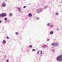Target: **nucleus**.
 I'll list each match as a JSON object with an SVG mask.
<instances>
[{
  "label": "nucleus",
  "instance_id": "obj_12",
  "mask_svg": "<svg viewBox=\"0 0 62 62\" xmlns=\"http://www.w3.org/2000/svg\"><path fill=\"white\" fill-rule=\"evenodd\" d=\"M40 52V54H42V51H41Z\"/></svg>",
  "mask_w": 62,
  "mask_h": 62
},
{
  "label": "nucleus",
  "instance_id": "obj_9",
  "mask_svg": "<svg viewBox=\"0 0 62 62\" xmlns=\"http://www.w3.org/2000/svg\"><path fill=\"white\" fill-rule=\"evenodd\" d=\"M50 35H52V34H53V33H54V32H53V31H51L50 32Z\"/></svg>",
  "mask_w": 62,
  "mask_h": 62
},
{
  "label": "nucleus",
  "instance_id": "obj_33",
  "mask_svg": "<svg viewBox=\"0 0 62 62\" xmlns=\"http://www.w3.org/2000/svg\"><path fill=\"white\" fill-rule=\"evenodd\" d=\"M40 56L41 57V56H42V55H40Z\"/></svg>",
  "mask_w": 62,
  "mask_h": 62
},
{
  "label": "nucleus",
  "instance_id": "obj_25",
  "mask_svg": "<svg viewBox=\"0 0 62 62\" xmlns=\"http://www.w3.org/2000/svg\"><path fill=\"white\" fill-rule=\"evenodd\" d=\"M56 15H58V13H56Z\"/></svg>",
  "mask_w": 62,
  "mask_h": 62
},
{
  "label": "nucleus",
  "instance_id": "obj_4",
  "mask_svg": "<svg viewBox=\"0 0 62 62\" xmlns=\"http://www.w3.org/2000/svg\"><path fill=\"white\" fill-rule=\"evenodd\" d=\"M6 6H7V5L4 2L2 4V7L3 8H4L5 7H6Z\"/></svg>",
  "mask_w": 62,
  "mask_h": 62
},
{
  "label": "nucleus",
  "instance_id": "obj_16",
  "mask_svg": "<svg viewBox=\"0 0 62 62\" xmlns=\"http://www.w3.org/2000/svg\"><path fill=\"white\" fill-rule=\"evenodd\" d=\"M7 20H8V19H7V18H5L4 19V20L5 21H7Z\"/></svg>",
  "mask_w": 62,
  "mask_h": 62
},
{
  "label": "nucleus",
  "instance_id": "obj_29",
  "mask_svg": "<svg viewBox=\"0 0 62 62\" xmlns=\"http://www.w3.org/2000/svg\"><path fill=\"white\" fill-rule=\"evenodd\" d=\"M20 13H23V12L22 11H21L20 12Z\"/></svg>",
  "mask_w": 62,
  "mask_h": 62
},
{
  "label": "nucleus",
  "instance_id": "obj_31",
  "mask_svg": "<svg viewBox=\"0 0 62 62\" xmlns=\"http://www.w3.org/2000/svg\"><path fill=\"white\" fill-rule=\"evenodd\" d=\"M42 47H43V48H45L44 46H42Z\"/></svg>",
  "mask_w": 62,
  "mask_h": 62
},
{
  "label": "nucleus",
  "instance_id": "obj_23",
  "mask_svg": "<svg viewBox=\"0 0 62 62\" xmlns=\"http://www.w3.org/2000/svg\"><path fill=\"white\" fill-rule=\"evenodd\" d=\"M47 40L48 41H49L50 40V39H47Z\"/></svg>",
  "mask_w": 62,
  "mask_h": 62
},
{
  "label": "nucleus",
  "instance_id": "obj_19",
  "mask_svg": "<svg viewBox=\"0 0 62 62\" xmlns=\"http://www.w3.org/2000/svg\"><path fill=\"white\" fill-rule=\"evenodd\" d=\"M47 7H48L47 6L45 7L44 8H45V9H46V8H47Z\"/></svg>",
  "mask_w": 62,
  "mask_h": 62
},
{
  "label": "nucleus",
  "instance_id": "obj_32",
  "mask_svg": "<svg viewBox=\"0 0 62 62\" xmlns=\"http://www.w3.org/2000/svg\"><path fill=\"white\" fill-rule=\"evenodd\" d=\"M0 23H2V21H1V20H0Z\"/></svg>",
  "mask_w": 62,
  "mask_h": 62
},
{
  "label": "nucleus",
  "instance_id": "obj_27",
  "mask_svg": "<svg viewBox=\"0 0 62 62\" xmlns=\"http://www.w3.org/2000/svg\"><path fill=\"white\" fill-rule=\"evenodd\" d=\"M7 38L8 39H9V37H7Z\"/></svg>",
  "mask_w": 62,
  "mask_h": 62
},
{
  "label": "nucleus",
  "instance_id": "obj_2",
  "mask_svg": "<svg viewBox=\"0 0 62 62\" xmlns=\"http://www.w3.org/2000/svg\"><path fill=\"white\" fill-rule=\"evenodd\" d=\"M56 59L58 61H61L62 60V55H60Z\"/></svg>",
  "mask_w": 62,
  "mask_h": 62
},
{
  "label": "nucleus",
  "instance_id": "obj_30",
  "mask_svg": "<svg viewBox=\"0 0 62 62\" xmlns=\"http://www.w3.org/2000/svg\"><path fill=\"white\" fill-rule=\"evenodd\" d=\"M6 57H7V56H4V58H6Z\"/></svg>",
  "mask_w": 62,
  "mask_h": 62
},
{
  "label": "nucleus",
  "instance_id": "obj_5",
  "mask_svg": "<svg viewBox=\"0 0 62 62\" xmlns=\"http://www.w3.org/2000/svg\"><path fill=\"white\" fill-rule=\"evenodd\" d=\"M59 44L57 42H56L54 43V46L56 47H57L59 46Z\"/></svg>",
  "mask_w": 62,
  "mask_h": 62
},
{
  "label": "nucleus",
  "instance_id": "obj_10",
  "mask_svg": "<svg viewBox=\"0 0 62 62\" xmlns=\"http://www.w3.org/2000/svg\"><path fill=\"white\" fill-rule=\"evenodd\" d=\"M9 15L10 16H11L12 15V13H10L9 14Z\"/></svg>",
  "mask_w": 62,
  "mask_h": 62
},
{
  "label": "nucleus",
  "instance_id": "obj_3",
  "mask_svg": "<svg viewBox=\"0 0 62 62\" xmlns=\"http://www.w3.org/2000/svg\"><path fill=\"white\" fill-rule=\"evenodd\" d=\"M7 16V14L5 13H3L0 14V17L3 18L4 17H6Z\"/></svg>",
  "mask_w": 62,
  "mask_h": 62
},
{
  "label": "nucleus",
  "instance_id": "obj_34",
  "mask_svg": "<svg viewBox=\"0 0 62 62\" xmlns=\"http://www.w3.org/2000/svg\"><path fill=\"white\" fill-rule=\"evenodd\" d=\"M57 30H58V29H57Z\"/></svg>",
  "mask_w": 62,
  "mask_h": 62
},
{
  "label": "nucleus",
  "instance_id": "obj_18",
  "mask_svg": "<svg viewBox=\"0 0 62 62\" xmlns=\"http://www.w3.org/2000/svg\"><path fill=\"white\" fill-rule=\"evenodd\" d=\"M32 51L33 52H35V49H33L32 50Z\"/></svg>",
  "mask_w": 62,
  "mask_h": 62
},
{
  "label": "nucleus",
  "instance_id": "obj_11",
  "mask_svg": "<svg viewBox=\"0 0 62 62\" xmlns=\"http://www.w3.org/2000/svg\"><path fill=\"white\" fill-rule=\"evenodd\" d=\"M51 45H52V46H54V43H52Z\"/></svg>",
  "mask_w": 62,
  "mask_h": 62
},
{
  "label": "nucleus",
  "instance_id": "obj_20",
  "mask_svg": "<svg viewBox=\"0 0 62 62\" xmlns=\"http://www.w3.org/2000/svg\"><path fill=\"white\" fill-rule=\"evenodd\" d=\"M16 35H18V32H16Z\"/></svg>",
  "mask_w": 62,
  "mask_h": 62
},
{
  "label": "nucleus",
  "instance_id": "obj_1",
  "mask_svg": "<svg viewBox=\"0 0 62 62\" xmlns=\"http://www.w3.org/2000/svg\"><path fill=\"white\" fill-rule=\"evenodd\" d=\"M43 8H39L38 9H36V11L37 13H39V12H41L43 11Z\"/></svg>",
  "mask_w": 62,
  "mask_h": 62
},
{
  "label": "nucleus",
  "instance_id": "obj_7",
  "mask_svg": "<svg viewBox=\"0 0 62 62\" xmlns=\"http://www.w3.org/2000/svg\"><path fill=\"white\" fill-rule=\"evenodd\" d=\"M2 43L3 44H6V40H3L2 41Z\"/></svg>",
  "mask_w": 62,
  "mask_h": 62
},
{
  "label": "nucleus",
  "instance_id": "obj_28",
  "mask_svg": "<svg viewBox=\"0 0 62 62\" xmlns=\"http://www.w3.org/2000/svg\"><path fill=\"white\" fill-rule=\"evenodd\" d=\"M6 61H7V62H8L9 61L8 60H7Z\"/></svg>",
  "mask_w": 62,
  "mask_h": 62
},
{
  "label": "nucleus",
  "instance_id": "obj_13",
  "mask_svg": "<svg viewBox=\"0 0 62 62\" xmlns=\"http://www.w3.org/2000/svg\"><path fill=\"white\" fill-rule=\"evenodd\" d=\"M39 51H38L37 52V54H39Z\"/></svg>",
  "mask_w": 62,
  "mask_h": 62
},
{
  "label": "nucleus",
  "instance_id": "obj_6",
  "mask_svg": "<svg viewBox=\"0 0 62 62\" xmlns=\"http://www.w3.org/2000/svg\"><path fill=\"white\" fill-rule=\"evenodd\" d=\"M32 14L31 13H29L28 14V16L29 17H31L32 16Z\"/></svg>",
  "mask_w": 62,
  "mask_h": 62
},
{
  "label": "nucleus",
  "instance_id": "obj_17",
  "mask_svg": "<svg viewBox=\"0 0 62 62\" xmlns=\"http://www.w3.org/2000/svg\"><path fill=\"white\" fill-rule=\"evenodd\" d=\"M50 28H52V27H53V25H51L50 26Z\"/></svg>",
  "mask_w": 62,
  "mask_h": 62
},
{
  "label": "nucleus",
  "instance_id": "obj_8",
  "mask_svg": "<svg viewBox=\"0 0 62 62\" xmlns=\"http://www.w3.org/2000/svg\"><path fill=\"white\" fill-rule=\"evenodd\" d=\"M29 48H32V47H33V46H32V45H29Z\"/></svg>",
  "mask_w": 62,
  "mask_h": 62
},
{
  "label": "nucleus",
  "instance_id": "obj_24",
  "mask_svg": "<svg viewBox=\"0 0 62 62\" xmlns=\"http://www.w3.org/2000/svg\"><path fill=\"white\" fill-rule=\"evenodd\" d=\"M45 46L46 47H47V45H45Z\"/></svg>",
  "mask_w": 62,
  "mask_h": 62
},
{
  "label": "nucleus",
  "instance_id": "obj_21",
  "mask_svg": "<svg viewBox=\"0 0 62 62\" xmlns=\"http://www.w3.org/2000/svg\"><path fill=\"white\" fill-rule=\"evenodd\" d=\"M36 20H39V18H37Z\"/></svg>",
  "mask_w": 62,
  "mask_h": 62
},
{
  "label": "nucleus",
  "instance_id": "obj_14",
  "mask_svg": "<svg viewBox=\"0 0 62 62\" xmlns=\"http://www.w3.org/2000/svg\"><path fill=\"white\" fill-rule=\"evenodd\" d=\"M17 9H18V10H19V11H20V10H21V9H20V8H18Z\"/></svg>",
  "mask_w": 62,
  "mask_h": 62
},
{
  "label": "nucleus",
  "instance_id": "obj_15",
  "mask_svg": "<svg viewBox=\"0 0 62 62\" xmlns=\"http://www.w3.org/2000/svg\"><path fill=\"white\" fill-rule=\"evenodd\" d=\"M52 51L53 52H54V51H55V50L54 49H53L52 50Z\"/></svg>",
  "mask_w": 62,
  "mask_h": 62
},
{
  "label": "nucleus",
  "instance_id": "obj_22",
  "mask_svg": "<svg viewBox=\"0 0 62 62\" xmlns=\"http://www.w3.org/2000/svg\"><path fill=\"white\" fill-rule=\"evenodd\" d=\"M26 8V6H24L23 7L24 8Z\"/></svg>",
  "mask_w": 62,
  "mask_h": 62
},
{
  "label": "nucleus",
  "instance_id": "obj_26",
  "mask_svg": "<svg viewBox=\"0 0 62 62\" xmlns=\"http://www.w3.org/2000/svg\"><path fill=\"white\" fill-rule=\"evenodd\" d=\"M49 25H50V24L48 23L47 24V26H49Z\"/></svg>",
  "mask_w": 62,
  "mask_h": 62
}]
</instances>
